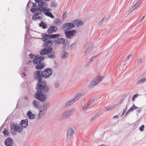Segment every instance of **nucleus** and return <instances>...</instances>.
Here are the masks:
<instances>
[{
  "label": "nucleus",
  "instance_id": "nucleus-1",
  "mask_svg": "<svg viewBox=\"0 0 146 146\" xmlns=\"http://www.w3.org/2000/svg\"><path fill=\"white\" fill-rule=\"evenodd\" d=\"M36 90V92L35 94V98L40 102H43L46 99L47 95L45 93L49 91V88L47 86L46 81L37 83Z\"/></svg>",
  "mask_w": 146,
  "mask_h": 146
},
{
  "label": "nucleus",
  "instance_id": "nucleus-2",
  "mask_svg": "<svg viewBox=\"0 0 146 146\" xmlns=\"http://www.w3.org/2000/svg\"><path fill=\"white\" fill-rule=\"evenodd\" d=\"M35 1L36 3H38L39 7L43 8V12L46 16L52 18H54L52 14L50 12L49 9L48 8V5L46 3L42 0H35Z\"/></svg>",
  "mask_w": 146,
  "mask_h": 146
},
{
  "label": "nucleus",
  "instance_id": "nucleus-3",
  "mask_svg": "<svg viewBox=\"0 0 146 146\" xmlns=\"http://www.w3.org/2000/svg\"><path fill=\"white\" fill-rule=\"evenodd\" d=\"M42 71L41 70H37L35 72L34 74V78L35 80H37L38 81L37 83H40L42 82L45 81L42 80L43 78H44L43 74L42 72Z\"/></svg>",
  "mask_w": 146,
  "mask_h": 146
},
{
  "label": "nucleus",
  "instance_id": "nucleus-4",
  "mask_svg": "<svg viewBox=\"0 0 146 146\" xmlns=\"http://www.w3.org/2000/svg\"><path fill=\"white\" fill-rule=\"evenodd\" d=\"M49 106L48 103L44 104L41 106L40 108V111L39 113L38 116L37 117L38 119H41L42 115H44L46 113L47 108Z\"/></svg>",
  "mask_w": 146,
  "mask_h": 146
},
{
  "label": "nucleus",
  "instance_id": "nucleus-5",
  "mask_svg": "<svg viewBox=\"0 0 146 146\" xmlns=\"http://www.w3.org/2000/svg\"><path fill=\"white\" fill-rule=\"evenodd\" d=\"M42 36H43L42 38L44 39L43 41L44 42V44H43V46L44 47H46L47 46H52L53 43L52 40L49 38L46 37L45 35L42 34Z\"/></svg>",
  "mask_w": 146,
  "mask_h": 146
},
{
  "label": "nucleus",
  "instance_id": "nucleus-6",
  "mask_svg": "<svg viewBox=\"0 0 146 146\" xmlns=\"http://www.w3.org/2000/svg\"><path fill=\"white\" fill-rule=\"evenodd\" d=\"M77 33L75 30H68L66 29L64 31V34L66 37L68 39H71L72 37L75 36Z\"/></svg>",
  "mask_w": 146,
  "mask_h": 146
},
{
  "label": "nucleus",
  "instance_id": "nucleus-7",
  "mask_svg": "<svg viewBox=\"0 0 146 146\" xmlns=\"http://www.w3.org/2000/svg\"><path fill=\"white\" fill-rule=\"evenodd\" d=\"M53 70L51 68H46L44 71H42L44 78H47L50 77L52 74Z\"/></svg>",
  "mask_w": 146,
  "mask_h": 146
},
{
  "label": "nucleus",
  "instance_id": "nucleus-8",
  "mask_svg": "<svg viewBox=\"0 0 146 146\" xmlns=\"http://www.w3.org/2000/svg\"><path fill=\"white\" fill-rule=\"evenodd\" d=\"M104 77L98 76L94 79L91 82L92 86H94L98 84L103 79Z\"/></svg>",
  "mask_w": 146,
  "mask_h": 146
},
{
  "label": "nucleus",
  "instance_id": "nucleus-9",
  "mask_svg": "<svg viewBox=\"0 0 146 146\" xmlns=\"http://www.w3.org/2000/svg\"><path fill=\"white\" fill-rule=\"evenodd\" d=\"M52 48L50 46L46 47L42 50L40 52V54L41 55H44L45 54H48L52 52Z\"/></svg>",
  "mask_w": 146,
  "mask_h": 146
},
{
  "label": "nucleus",
  "instance_id": "nucleus-10",
  "mask_svg": "<svg viewBox=\"0 0 146 146\" xmlns=\"http://www.w3.org/2000/svg\"><path fill=\"white\" fill-rule=\"evenodd\" d=\"M75 27L74 24L72 23H65L62 26V29H70Z\"/></svg>",
  "mask_w": 146,
  "mask_h": 146
},
{
  "label": "nucleus",
  "instance_id": "nucleus-11",
  "mask_svg": "<svg viewBox=\"0 0 146 146\" xmlns=\"http://www.w3.org/2000/svg\"><path fill=\"white\" fill-rule=\"evenodd\" d=\"M73 109L65 111L63 115L62 119H65L69 118L72 114Z\"/></svg>",
  "mask_w": 146,
  "mask_h": 146
},
{
  "label": "nucleus",
  "instance_id": "nucleus-12",
  "mask_svg": "<svg viewBox=\"0 0 146 146\" xmlns=\"http://www.w3.org/2000/svg\"><path fill=\"white\" fill-rule=\"evenodd\" d=\"M74 132L72 128H69L67 131L66 140L69 141L71 138Z\"/></svg>",
  "mask_w": 146,
  "mask_h": 146
},
{
  "label": "nucleus",
  "instance_id": "nucleus-13",
  "mask_svg": "<svg viewBox=\"0 0 146 146\" xmlns=\"http://www.w3.org/2000/svg\"><path fill=\"white\" fill-rule=\"evenodd\" d=\"M4 144L6 146H13V140L11 138L8 137L5 140Z\"/></svg>",
  "mask_w": 146,
  "mask_h": 146
},
{
  "label": "nucleus",
  "instance_id": "nucleus-14",
  "mask_svg": "<svg viewBox=\"0 0 146 146\" xmlns=\"http://www.w3.org/2000/svg\"><path fill=\"white\" fill-rule=\"evenodd\" d=\"M57 28L56 26L52 25L49 27L47 30V33L48 34H50L54 32H56L57 30Z\"/></svg>",
  "mask_w": 146,
  "mask_h": 146
},
{
  "label": "nucleus",
  "instance_id": "nucleus-15",
  "mask_svg": "<svg viewBox=\"0 0 146 146\" xmlns=\"http://www.w3.org/2000/svg\"><path fill=\"white\" fill-rule=\"evenodd\" d=\"M43 35H45L46 37L49 38H55L59 37L60 35L59 34H48L46 33H43Z\"/></svg>",
  "mask_w": 146,
  "mask_h": 146
},
{
  "label": "nucleus",
  "instance_id": "nucleus-16",
  "mask_svg": "<svg viewBox=\"0 0 146 146\" xmlns=\"http://www.w3.org/2000/svg\"><path fill=\"white\" fill-rule=\"evenodd\" d=\"M28 120L27 119L22 120L19 124V125L22 127L26 128L28 125Z\"/></svg>",
  "mask_w": 146,
  "mask_h": 146
},
{
  "label": "nucleus",
  "instance_id": "nucleus-17",
  "mask_svg": "<svg viewBox=\"0 0 146 146\" xmlns=\"http://www.w3.org/2000/svg\"><path fill=\"white\" fill-rule=\"evenodd\" d=\"M45 66L44 63H41V61H38V63L36 66L35 68L37 70H41Z\"/></svg>",
  "mask_w": 146,
  "mask_h": 146
},
{
  "label": "nucleus",
  "instance_id": "nucleus-18",
  "mask_svg": "<svg viewBox=\"0 0 146 146\" xmlns=\"http://www.w3.org/2000/svg\"><path fill=\"white\" fill-rule=\"evenodd\" d=\"M83 96V94L80 93H77L75 96L74 98L72 99L74 102L77 101L80 99Z\"/></svg>",
  "mask_w": 146,
  "mask_h": 146
},
{
  "label": "nucleus",
  "instance_id": "nucleus-19",
  "mask_svg": "<svg viewBox=\"0 0 146 146\" xmlns=\"http://www.w3.org/2000/svg\"><path fill=\"white\" fill-rule=\"evenodd\" d=\"M65 50H63L61 53V58L62 59H65L68 56V54L65 51Z\"/></svg>",
  "mask_w": 146,
  "mask_h": 146
},
{
  "label": "nucleus",
  "instance_id": "nucleus-20",
  "mask_svg": "<svg viewBox=\"0 0 146 146\" xmlns=\"http://www.w3.org/2000/svg\"><path fill=\"white\" fill-rule=\"evenodd\" d=\"M65 39L62 38H58L57 40H55L56 43L57 44H62L64 42Z\"/></svg>",
  "mask_w": 146,
  "mask_h": 146
},
{
  "label": "nucleus",
  "instance_id": "nucleus-21",
  "mask_svg": "<svg viewBox=\"0 0 146 146\" xmlns=\"http://www.w3.org/2000/svg\"><path fill=\"white\" fill-rule=\"evenodd\" d=\"M93 48L90 46L88 47L85 50L84 52L85 55H88L90 52L92 51Z\"/></svg>",
  "mask_w": 146,
  "mask_h": 146
},
{
  "label": "nucleus",
  "instance_id": "nucleus-22",
  "mask_svg": "<svg viewBox=\"0 0 146 146\" xmlns=\"http://www.w3.org/2000/svg\"><path fill=\"white\" fill-rule=\"evenodd\" d=\"M74 102L72 99L70 101L67 102L65 104L64 107L65 108H67L71 106L74 103Z\"/></svg>",
  "mask_w": 146,
  "mask_h": 146
},
{
  "label": "nucleus",
  "instance_id": "nucleus-23",
  "mask_svg": "<svg viewBox=\"0 0 146 146\" xmlns=\"http://www.w3.org/2000/svg\"><path fill=\"white\" fill-rule=\"evenodd\" d=\"M32 104L33 106L36 109L39 108V102L36 100H34L33 101Z\"/></svg>",
  "mask_w": 146,
  "mask_h": 146
},
{
  "label": "nucleus",
  "instance_id": "nucleus-24",
  "mask_svg": "<svg viewBox=\"0 0 146 146\" xmlns=\"http://www.w3.org/2000/svg\"><path fill=\"white\" fill-rule=\"evenodd\" d=\"M64 42V43H63V46L62 47L63 50H65L66 47H67V48L68 49V47L69 46V43L68 40H66V41L65 40Z\"/></svg>",
  "mask_w": 146,
  "mask_h": 146
},
{
  "label": "nucleus",
  "instance_id": "nucleus-25",
  "mask_svg": "<svg viewBox=\"0 0 146 146\" xmlns=\"http://www.w3.org/2000/svg\"><path fill=\"white\" fill-rule=\"evenodd\" d=\"M27 114L29 119H33L35 115L33 114L31 111H28Z\"/></svg>",
  "mask_w": 146,
  "mask_h": 146
},
{
  "label": "nucleus",
  "instance_id": "nucleus-26",
  "mask_svg": "<svg viewBox=\"0 0 146 146\" xmlns=\"http://www.w3.org/2000/svg\"><path fill=\"white\" fill-rule=\"evenodd\" d=\"M3 133L4 136L6 137H9L10 133L8 132V130L6 128H5L4 131L3 132Z\"/></svg>",
  "mask_w": 146,
  "mask_h": 146
},
{
  "label": "nucleus",
  "instance_id": "nucleus-27",
  "mask_svg": "<svg viewBox=\"0 0 146 146\" xmlns=\"http://www.w3.org/2000/svg\"><path fill=\"white\" fill-rule=\"evenodd\" d=\"M146 82V78L144 77L139 80L137 82V84H138Z\"/></svg>",
  "mask_w": 146,
  "mask_h": 146
},
{
  "label": "nucleus",
  "instance_id": "nucleus-28",
  "mask_svg": "<svg viewBox=\"0 0 146 146\" xmlns=\"http://www.w3.org/2000/svg\"><path fill=\"white\" fill-rule=\"evenodd\" d=\"M73 23L77 26L82 25L83 24V22L81 21L78 20H74Z\"/></svg>",
  "mask_w": 146,
  "mask_h": 146
},
{
  "label": "nucleus",
  "instance_id": "nucleus-29",
  "mask_svg": "<svg viewBox=\"0 0 146 146\" xmlns=\"http://www.w3.org/2000/svg\"><path fill=\"white\" fill-rule=\"evenodd\" d=\"M15 131L16 132L20 133L22 131L23 129L22 127L21 126L20 127L19 126H17L15 129Z\"/></svg>",
  "mask_w": 146,
  "mask_h": 146
},
{
  "label": "nucleus",
  "instance_id": "nucleus-30",
  "mask_svg": "<svg viewBox=\"0 0 146 146\" xmlns=\"http://www.w3.org/2000/svg\"><path fill=\"white\" fill-rule=\"evenodd\" d=\"M40 27H42L43 29H45L47 28L46 24L44 22L41 21L40 23L39 24Z\"/></svg>",
  "mask_w": 146,
  "mask_h": 146
},
{
  "label": "nucleus",
  "instance_id": "nucleus-31",
  "mask_svg": "<svg viewBox=\"0 0 146 146\" xmlns=\"http://www.w3.org/2000/svg\"><path fill=\"white\" fill-rule=\"evenodd\" d=\"M118 104H115L113 106H111L110 107H109V108H106V110L108 111H110L113 109L115 108V107H116L118 105Z\"/></svg>",
  "mask_w": 146,
  "mask_h": 146
},
{
  "label": "nucleus",
  "instance_id": "nucleus-32",
  "mask_svg": "<svg viewBox=\"0 0 146 146\" xmlns=\"http://www.w3.org/2000/svg\"><path fill=\"white\" fill-rule=\"evenodd\" d=\"M138 108V107H136L134 104H133L128 110L130 112L131 111H133L134 110Z\"/></svg>",
  "mask_w": 146,
  "mask_h": 146
},
{
  "label": "nucleus",
  "instance_id": "nucleus-33",
  "mask_svg": "<svg viewBox=\"0 0 146 146\" xmlns=\"http://www.w3.org/2000/svg\"><path fill=\"white\" fill-rule=\"evenodd\" d=\"M38 8H32L30 9V11L32 13H35L36 11H38Z\"/></svg>",
  "mask_w": 146,
  "mask_h": 146
},
{
  "label": "nucleus",
  "instance_id": "nucleus-34",
  "mask_svg": "<svg viewBox=\"0 0 146 146\" xmlns=\"http://www.w3.org/2000/svg\"><path fill=\"white\" fill-rule=\"evenodd\" d=\"M49 54H48V57L49 58H54L55 57V56L54 52H52L50 54V53Z\"/></svg>",
  "mask_w": 146,
  "mask_h": 146
},
{
  "label": "nucleus",
  "instance_id": "nucleus-35",
  "mask_svg": "<svg viewBox=\"0 0 146 146\" xmlns=\"http://www.w3.org/2000/svg\"><path fill=\"white\" fill-rule=\"evenodd\" d=\"M36 57L37 58V59H38V61L40 60H43L44 59L45 57L43 56H36Z\"/></svg>",
  "mask_w": 146,
  "mask_h": 146
},
{
  "label": "nucleus",
  "instance_id": "nucleus-36",
  "mask_svg": "<svg viewBox=\"0 0 146 146\" xmlns=\"http://www.w3.org/2000/svg\"><path fill=\"white\" fill-rule=\"evenodd\" d=\"M15 129L14 128H11L10 129V132L11 133H12L13 135H16V132H15Z\"/></svg>",
  "mask_w": 146,
  "mask_h": 146
},
{
  "label": "nucleus",
  "instance_id": "nucleus-37",
  "mask_svg": "<svg viewBox=\"0 0 146 146\" xmlns=\"http://www.w3.org/2000/svg\"><path fill=\"white\" fill-rule=\"evenodd\" d=\"M17 125H16L15 123H10V127L14 128V129H15V128L17 127Z\"/></svg>",
  "mask_w": 146,
  "mask_h": 146
},
{
  "label": "nucleus",
  "instance_id": "nucleus-38",
  "mask_svg": "<svg viewBox=\"0 0 146 146\" xmlns=\"http://www.w3.org/2000/svg\"><path fill=\"white\" fill-rule=\"evenodd\" d=\"M89 105V104H86L83 106V110L84 111H86L87 110V108H88Z\"/></svg>",
  "mask_w": 146,
  "mask_h": 146
},
{
  "label": "nucleus",
  "instance_id": "nucleus-39",
  "mask_svg": "<svg viewBox=\"0 0 146 146\" xmlns=\"http://www.w3.org/2000/svg\"><path fill=\"white\" fill-rule=\"evenodd\" d=\"M37 58L35 57L34 59L33 60V62L35 64H38V61Z\"/></svg>",
  "mask_w": 146,
  "mask_h": 146
},
{
  "label": "nucleus",
  "instance_id": "nucleus-40",
  "mask_svg": "<svg viewBox=\"0 0 146 146\" xmlns=\"http://www.w3.org/2000/svg\"><path fill=\"white\" fill-rule=\"evenodd\" d=\"M41 17L40 16H38L36 17H34V15H33L32 16V19L33 20L35 21L37 19H40V18Z\"/></svg>",
  "mask_w": 146,
  "mask_h": 146
},
{
  "label": "nucleus",
  "instance_id": "nucleus-41",
  "mask_svg": "<svg viewBox=\"0 0 146 146\" xmlns=\"http://www.w3.org/2000/svg\"><path fill=\"white\" fill-rule=\"evenodd\" d=\"M51 7H56V3L52 1L51 4Z\"/></svg>",
  "mask_w": 146,
  "mask_h": 146
},
{
  "label": "nucleus",
  "instance_id": "nucleus-42",
  "mask_svg": "<svg viewBox=\"0 0 146 146\" xmlns=\"http://www.w3.org/2000/svg\"><path fill=\"white\" fill-rule=\"evenodd\" d=\"M95 100V98H93L90 100L89 101L88 103V104L89 105H90Z\"/></svg>",
  "mask_w": 146,
  "mask_h": 146
},
{
  "label": "nucleus",
  "instance_id": "nucleus-43",
  "mask_svg": "<svg viewBox=\"0 0 146 146\" xmlns=\"http://www.w3.org/2000/svg\"><path fill=\"white\" fill-rule=\"evenodd\" d=\"M60 21L58 19H56L54 21V23H55L56 24L58 25L60 23Z\"/></svg>",
  "mask_w": 146,
  "mask_h": 146
},
{
  "label": "nucleus",
  "instance_id": "nucleus-44",
  "mask_svg": "<svg viewBox=\"0 0 146 146\" xmlns=\"http://www.w3.org/2000/svg\"><path fill=\"white\" fill-rule=\"evenodd\" d=\"M138 96V95L137 94H135L132 97V100L134 101L135 100V98H137Z\"/></svg>",
  "mask_w": 146,
  "mask_h": 146
},
{
  "label": "nucleus",
  "instance_id": "nucleus-45",
  "mask_svg": "<svg viewBox=\"0 0 146 146\" xmlns=\"http://www.w3.org/2000/svg\"><path fill=\"white\" fill-rule=\"evenodd\" d=\"M76 46V44L74 43H72L70 46V48L71 49H72L74 48Z\"/></svg>",
  "mask_w": 146,
  "mask_h": 146
},
{
  "label": "nucleus",
  "instance_id": "nucleus-46",
  "mask_svg": "<svg viewBox=\"0 0 146 146\" xmlns=\"http://www.w3.org/2000/svg\"><path fill=\"white\" fill-rule=\"evenodd\" d=\"M102 114V113L101 112H100L99 113H98L96 114L95 115L96 117H98L100 116V115H101Z\"/></svg>",
  "mask_w": 146,
  "mask_h": 146
},
{
  "label": "nucleus",
  "instance_id": "nucleus-47",
  "mask_svg": "<svg viewBox=\"0 0 146 146\" xmlns=\"http://www.w3.org/2000/svg\"><path fill=\"white\" fill-rule=\"evenodd\" d=\"M97 56H93L90 59V62H91L92 61L94 60L97 57Z\"/></svg>",
  "mask_w": 146,
  "mask_h": 146
},
{
  "label": "nucleus",
  "instance_id": "nucleus-48",
  "mask_svg": "<svg viewBox=\"0 0 146 146\" xmlns=\"http://www.w3.org/2000/svg\"><path fill=\"white\" fill-rule=\"evenodd\" d=\"M29 58H31V59H32L33 58V57H35L36 56H35V55H34L33 54H32L31 53H30L29 55Z\"/></svg>",
  "mask_w": 146,
  "mask_h": 146
},
{
  "label": "nucleus",
  "instance_id": "nucleus-49",
  "mask_svg": "<svg viewBox=\"0 0 146 146\" xmlns=\"http://www.w3.org/2000/svg\"><path fill=\"white\" fill-rule=\"evenodd\" d=\"M145 126L144 125H142L139 128V129L140 131H143V129Z\"/></svg>",
  "mask_w": 146,
  "mask_h": 146
},
{
  "label": "nucleus",
  "instance_id": "nucleus-50",
  "mask_svg": "<svg viewBox=\"0 0 146 146\" xmlns=\"http://www.w3.org/2000/svg\"><path fill=\"white\" fill-rule=\"evenodd\" d=\"M135 8L133 6L130 9V11L129 12V14L131 13L132 11H133L135 9Z\"/></svg>",
  "mask_w": 146,
  "mask_h": 146
},
{
  "label": "nucleus",
  "instance_id": "nucleus-51",
  "mask_svg": "<svg viewBox=\"0 0 146 146\" xmlns=\"http://www.w3.org/2000/svg\"><path fill=\"white\" fill-rule=\"evenodd\" d=\"M131 56L132 55H130L128 57H127V58H125V61H127L128 60H129L131 58Z\"/></svg>",
  "mask_w": 146,
  "mask_h": 146
},
{
  "label": "nucleus",
  "instance_id": "nucleus-52",
  "mask_svg": "<svg viewBox=\"0 0 146 146\" xmlns=\"http://www.w3.org/2000/svg\"><path fill=\"white\" fill-rule=\"evenodd\" d=\"M66 18V13H64L62 15V19L63 20L65 19Z\"/></svg>",
  "mask_w": 146,
  "mask_h": 146
},
{
  "label": "nucleus",
  "instance_id": "nucleus-53",
  "mask_svg": "<svg viewBox=\"0 0 146 146\" xmlns=\"http://www.w3.org/2000/svg\"><path fill=\"white\" fill-rule=\"evenodd\" d=\"M105 17H104L101 20H100L99 22L98 25H101L102 23V21L105 19Z\"/></svg>",
  "mask_w": 146,
  "mask_h": 146
},
{
  "label": "nucleus",
  "instance_id": "nucleus-54",
  "mask_svg": "<svg viewBox=\"0 0 146 146\" xmlns=\"http://www.w3.org/2000/svg\"><path fill=\"white\" fill-rule=\"evenodd\" d=\"M38 11L40 12H43V8H42L41 7H39V8H38Z\"/></svg>",
  "mask_w": 146,
  "mask_h": 146
},
{
  "label": "nucleus",
  "instance_id": "nucleus-55",
  "mask_svg": "<svg viewBox=\"0 0 146 146\" xmlns=\"http://www.w3.org/2000/svg\"><path fill=\"white\" fill-rule=\"evenodd\" d=\"M40 14V12H37L35 14H34V17H36L37 16H38Z\"/></svg>",
  "mask_w": 146,
  "mask_h": 146
},
{
  "label": "nucleus",
  "instance_id": "nucleus-56",
  "mask_svg": "<svg viewBox=\"0 0 146 146\" xmlns=\"http://www.w3.org/2000/svg\"><path fill=\"white\" fill-rule=\"evenodd\" d=\"M96 118V116L95 115V116L92 117V118H91V120L93 121V120H94Z\"/></svg>",
  "mask_w": 146,
  "mask_h": 146
},
{
  "label": "nucleus",
  "instance_id": "nucleus-57",
  "mask_svg": "<svg viewBox=\"0 0 146 146\" xmlns=\"http://www.w3.org/2000/svg\"><path fill=\"white\" fill-rule=\"evenodd\" d=\"M59 86V85L57 83H56L54 84V86L56 88H58Z\"/></svg>",
  "mask_w": 146,
  "mask_h": 146
},
{
  "label": "nucleus",
  "instance_id": "nucleus-58",
  "mask_svg": "<svg viewBox=\"0 0 146 146\" xmlns=\"http://www.w3.org/2000/svg\"><path fill=\"white\" fill-rule=\"evenodd\" d=\"M142 59L141 58L138 61L137 64H139L141 62H142Z\"/></svg>",
  "mask_w": 146,
  "mask_h": 146
},
{
  "label": "nucleus",
  "instance_id": "nucleus-59",
  "mask_svg": "<svg viewBox=\"0 0 146 146\" xmlns=\"http://www.w3.org/2000/svg\"><path fill=\"white\" fill-rule=\"evenodd\" d=\"M32 3L33 5V7H36V3Z\"/></svg>",
  "mask_w": 146,
  "mask_h": 146
},
{
  "label": "nucleus",
  "instance_id": "nucleus-60",
  "mask_svg": "<svg viewBox=\"0 0 146 146\" xmlns=\"http://www.w3.org/2000/svg\"><path fill=\"white\" fill-rule=\"evenodd\" d=\"M129 112L130 111H129V110H128V111L125 114L124 116L126 117L127 116L128 114L129 113Z\"/></svg>",
  "mask_w": 146,
  "mask_h": 146
},
{
  "label": "nucleus",
  "instance_id": "nucleus-61",
  "mask_svg": "<svg viewBox=\"0 0 146 146\" xmlns=\"http://www.w3.org/2000/svg\"><path fill=\"white\" fill-rule=\"evenodd\" d=\"M31 2H30V1H29L28 3L27 4V7H29V3H31Z\"/></svg>",
  "mask_w": 146,
  "mask_h": 146
},
{
  "label": "nucleus",
  "instance_id": "nucleus-62",
  "mask_svg": "<svg viewBox=\"0 0 146 146\" xmlns=\"http://www.w3.org/2000/svg\"><path fill=\"white\" fill-rule=\"evenodd\" d=\"M142 2V1L141 0H140L138 1L137 2L140 5L141 4V3Z\"/></svg>",
  "mask_w": 146,
  "mask_h": 146
},
{
  "label": "nucleus",
  "instance_id": "nucleus-63",
  "mask_svg": "<svg viewBox=\"0 0 146 146\" xmlns=\"http://www.w3.org/2000/svg\"><path fill=\"white\" fill-rule=\"evenodd\" d=\"M24 99L26 100H27L28 99V97L26 96H24Z\"/></svg>",
  "mask_w": 146,
  "mask_h": 146
},
{
  "label": "nucleus",
  "instance_id": "nucleus-64",
  "mask_svg": "<svg viewBox=\"0 0 146 146\" xmlns=\"http://www.w3.org/2000/svg\"><path fill=\"white\" fill-rule=\"evenodd\" d=\"M141 110L139 109V110H137L136 111L137 112H138L139 113L141 112Z\"/></svg>",
  "mask_w": 146,
  "mask_h": 146
}]
</instances>
